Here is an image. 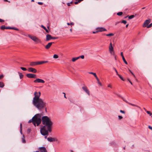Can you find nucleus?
I'll return each instance as SVG.
<instances>
[{
	"instance_id": "nucleus-6",
	"label": "nucleus",
	"mask_w": 152,
	"mask_h": 152,
	"mask_svg": "<svg viewBox=\"0 0 152 152\" xmlns=\"http://www.w3.org/2000/svg\"><path fill=\"white\" fill-rule=\"evenodd\" d=\"M34 82L35 83H45V81L44 80L39 78L37 79L34 80Z\"/></svg>"
},
{
	"instance_id": "nucleus-64",
	"label": "nucleus",
	"mask_w": 152,
	"mask_h": 152,
	"mask_svg": "<svg viewBox=\"0 0 152 152\" xmlns=\"http://www.w3.org/2000/svg\"><path fill=\"white\" fill-rule=\"evenodd\" d=\"M70 31L71 32H72V29H70Z\"/></svg>"
},
{
	"instance_id": "nucleus-7",
	"label": "nucleus",
	"mask_w": 152,
	"mask_h": 152,
	"mask_svg": "<svg viewBox=\"0 0 152 152\" xmlns=\"http://www.w3.org/2000/svg\"><path fill=\"white\" fill-rule=\"evenodd\" d=\"M26 76L29 78H36V75L33 74H27Z\"/></svg>"
},
{
	"instance_id": "nucleus-28",
	"label": "nucleus",
	"mask_w": 152,
	"mask_h": 152,
	"mask_svg": "<svg viewBox=\"0 0 152 152\" xmlns=\"http://www.w3.org/2000/svg\"><path fill=\"white\" fill-rule=\"evenodd\" d=\"M146 113H148V114H149V115L151 116L152 117V113H151L149 111H146Z\"/></svg>"
},
{
	"instance_id": "nucleus-36",
	"label": "nucleus",
	"mask_w": 152,
	"mask_h": 152,
	"mask_svg": "<svg viewBox=\"0 0 152 152\" xmlns=\"http://www.w3.org/2000/svg\"><path fill=\"white\" fill-rule=\"evenodd\" d=\"M129 104L132 106H135V107H139L138 106H137V105H135V104H132L131 103H129Z\"/></svg>"
},
{
	"instance_id": "nucleus-49",
	"label": "nucleus",
	"mask_w": 152,
	"mask_h": 152,
	"mask_svg": "<svg viewBox=\"0 0 152 152\" xmlns=\"http://www.w3.org/2000/svg\"><path fill=\"white\" fill-rule=\"evenodd\" d=\"M38 4L39 5H42L43 4V3L42 2H38Z\"/></svg>"
},
{
	"instance_id": "nucleus-40",
	"label": "nucleus",
	"mask_w": 152,
	"mask_h": 152,
	"mask_svg": "<svg viewBox=\"0 0 152 152\" xmlns=\"http://www.w3.org/2000/svg\"><path fill=\"white\" fill-rule=\"evenodd\" d=\"M118 117L119 119L120 120L121 119L123 118V117L122 116L120 115H118Z\"/></svg>"
},
{
	"instance_id": "nucleus-48",
	"label": "nucleus",
	"mask_w": 152,
	"mask_h": 152,
	"mask_svg": "<svg viewBox=\"0 0 152 152\" xmlns=\"http://www.w3.org/2000/svg\"><path fill=\"white\" fill-rule=\"evenodd\" d=\"M98 32V31L97 30L96 31H93V34H95V33H97Z\"/></svg>"
},
{
	"instance_id": "nucleus-58",
	"label": "nucleus",
	"mask_w": 152,
	"mask_h": 152,
	"mask_svg": "<svg viewBox=\"0 0 152 152\" xmlns=\"http://www.w3.org/2000/svg\"><path fill=\"white\" fill-rule=\"evenodd\" d=\"M128 80L129 81V82L131 84V85H132V82L130 81V80Z\"/></svg>"
},
{
	"instance_id": "nucleus-3",
	"label": "nucleus",
	"mask_w": 152,
	"mask_h": 152,
	"mask_svg": "<svg viewBox=\"0 0 152 152\" xmlns=\"http://www.w3.org/2000/svg\"><path fill=\"white\" fill-rule=\"evenodd\" d=\"M42 115L40 114H37L32 118L29 120L28 123L32 122L35 126H36V124L37 126L41 123V117Z\"/></svg>"
},
{
	"instance_id": "nucleus-50",
	"label": "nucleus",
	"mask_w": 152,
	"mask_h": 152,
	"mask_svg": "<svg viewBox=\"0 0 152 152\" xmlns=\"http://www.w3.org/2000/svg\"><path fill=\"white\" fill-rule=\"evenodd\" d=\"M120 112L123 113H125V112L124 111L120 110Z\"/></svg>"
},
{
	"instance_id": "nucleus-4",
	"label": "nucleus",
	"mask_w": 152,
	"mask_h": 152,
	"mask_svg": "<svg viewBox=\"0 0 152 152\" xmlns=\"http://www.w3.org/2000/svg\"><path fill=\"white\" fill-rule=\"evenodd\" d=\"M28 37L35 42L36 43H41V42L40 40L35 36L28 35Z\"/></svg>"
},
{
	"instance_id": "nucleus-19",
	"label": "nucleus",
	"mask_w": 152,
	"mask_h": 152,
	"mask_svg": "<svg viewBox=\"0 0 152 152\" xmlns=\"http://www.w3.org/2000/svg\"><path fill=\"white\" fill-rule=\"evenodd\" d=\"M4 83L2 82H0V87L3 88L4 87Z\"/></svg>"
},
{
	"instance_id": "nucleus-46",
	"label": "nucleus",
	"mask_w": 152,
	"mask_h": 152,
	"mask_svg": "<svg viewBox=\"0 0 152 152\" xmlns=\"http://www.w3.org/2000/svg\"><path fill=\"white\" fill-rule=\"evenodd\" d=\"M4 77V75H0V79H1Z\"/></svg>"
},
{
	"instance_id": "nucleus-11",
	"label": "nucleus",
	"mask_w": 152,
	"mask_h": 152,
	"mask_svg": "<svg viewBox=\"0 0 152 152\" xmlns=\"http://www.w3.org/2000/svg\"><path fill=\"white\" fill-rule=\"evenodd\" d=\"M47 140L50 142H53L57 141V139L56 138H53L51 137H48L47 138Z\"/></svg>"
},
{
	"instance_id": "nucleus-5",
	"label": "nucleus",
	"mask_w": 152,
	"mask_h": 152,
	"mask_svg": "<svg viewBox=\"0 0 152 152\" xmlns=\"http://www.w3.org/2000/svg\"><path fill=\"white\" fill-rule=\"evenodd\" d=\"M109 51L110 53L112 55H114V52L113 50V48L112 46V44L111 43H110L109 46Z\"/></svg>"
},
{
	"instance_id": "nucleus-12",
	"label": "nucleus",
	"mask_w": 152,
	"mask_h": 152,
	"mask_svg": "<svg viewBox=\"0 0 152 152\" xmlns=\"http://www.w3.org/2000/svg\"><path fill=\"white\" fill-rule=\"evenodd\" d=\"M96 29L98 30V32L107 31V30L103 27H97Z\"/></svg>"
},
{
	"instance_id": "nucleus-63",
	"label": "nucleus",
	"mask_w": 152,
	"mask_h": 152,
	"mask_svg": "<svg viewBox=\"0 0 152 152\" xmlns=\"http://www.w3.org/2000/svg\"><path fill=\"white\" fill-rule=\"evenodd\" d=\"M131 73L132 74V75H134V73L132 72Z\"/></svg>"
},
{
	"instance_id": "nucleus-61",
	"label": "nucleus",
	"mask_w": 152,
	"mask_h": 152,
	"mask_svg": "<svg viewBox=\"0 0 152 152\" xmlns=\"http://www.w3.org/2000/svg\"><path fill=\"white\" fill-rule=\"evenodd\" d=\"M144 110L146 112V111H147V110H146V109L145 108H144Z\"/></svg>"
},
{
	"instance_id": "nucleus-29",
	"label": "nucleus",
	"mask_w": 152,
	"mask_h": 152,
	"mask_svg": "<svg viewBox=\"0 0 152 152\" xmlns=\"http://www.w3.org/2000/svg\"><path fill=\"white\" fill-rule=\"evenodd\" d=\"M123 14L122 12H119L117 13V15L118 16H121Z\"/></svg>"
},
{
	"instance_id": "nucleus-53",
	"label": "nucleus",
	"mask_w": 152,
	"mask_h": 152,
	"mask_svg": "<svg viewBox=\"0 0 152 152\" xmlns=\"http://www.w3.org/2000/svg\"><path fill=\"white\" fill-rule=\"evenodd\" d=\"M121 56L122 58H123V57H124L123 55V52H122L121 53Z\"/></svg>"
},
{
	"instance_id": "nucleus-8",
	"label": "nucleus",
	"mask_w": 152,
	"mask_h": 152,
	"mask_svg": "<svg viewBox=\"0 0 152 152\" xmlns=\"http://www.w3.org/2000/svg\"><path fill=\"white\" fill-rule=\"evenodd\" d=\"M151 20L150 19H148L146 20L144 22L143 26V27H145L147 26V25L150 23Z\"/></svg>"
},
{
	"instance_id": "nucleus-22",
	"label": "nucleus",
	"mask_w": 152,
	"mask_h": 152,
	"mask_svg": "<svg viewBox=\"0 0 152 152\" xmlns=\"http://www.w3.org/2000/svg\"><path fill=\"white\" fill-rule=\"evenodd\" d=\"M134 17V15H132L130 16H128V18L129 19H132Z\"/></svg>"
},
{
	"instance_id": "nucleus-17",
	"label": "nucleus",
	"mask_w": 152,
	"mask_h": 152,
	"mask_svg": "<svg viewBox=\"0 0 152 152\" xmlns=\"http://www.w3.org/2000/svg\"><path fill=\"white\" fill-rule=\"evenodd\" d=\"M48 62L47 61H43L37 62L38 65L41 64Z\"/></svg>"
},
{
	"instance_id": "nucleus-13",
	"label": "nucleus",
	"mask_w": 152,
	"mask_h": 152,
	"mask_svg": "<svg viewBox=\"0 0 152 152\" xmlns=\"http://www.w3.org/2000/svg\"><path fill=\"white\" fill-rule=\"evenodd\" d=\"M54 43V42H50L48 43L45 46V48L46 49H48L50 48L52 44Z\"/></svg>"
},
{
	"instance_id": "nucleus-62",
	"label": "nucleus",
	"mask_w": 152,
	"mask_h": 152,
	"mask_svg": "<svg viewBox=\"0 0 152 152\" xmlns=\"http://www.w3.org/2000/svg\"><path fill=\"white\" fill-rule=\"evenodd\" d=\"M67 24L68 25H70V23H67Z\"/></svg>"
},
{
	"instance_id": "nucleus-41",
	"label": "nucleus",
	"mask_w": 152,
	"mask_h": 152,
	"mask_svg": "<svg viewBox=\"0 0 152 152\" xmlns=\"http://www.w3.org/2000/svg\"><path fill=\"white\" fill-rule=\"evenodd\" d=\"M12 28L10 27H7L6 28V29H12Z\"/></svg>"
},
{
	"instance_id": "nucleus-31",
	"label": "nucleus",
	"mask_w": 152,
	"mask_h": 152,
	"mask_svg": "<svg viewBox=\"0 0 152 152\" xmlns=\"http://www.w3.org/2000/svg\"><path fill=\"white\" fill-rule=\"evenodd\" d=\"M6 27H5V26L4 25H3V26H1L0 27L1 29H6Z\"/></svg>"
},
{
	"instance_id": "nucleus-32",
	"label": "nucleus",
	"mask_w": 152,
	"mask_h": 152,
	"mask_svg": "<svg viewBox=\"0 0 152 152\" xmlns=\"http://www.w3.org/2000/svg\"><path fill=\"white\" fill-rule=\"evenodd\" d=\"M53 57L55 58H58V56L56 54H55L54 55Z\"/></svg>"
},
{
	"instance_id": "nucleus-30",
	"label": "nucleus",
	"mask_w": 152,
	"mask_h": 152,
	"mask_svg": "<svg viewBox=\"0 0 152 152\" xmlns=\"http://www.w3.org/2000/svg\"><path fill=\"white\" fill-rule=\"evenodd\" d=\"M82 1V0H78V1H77L75 2V4H78V3Z\"/></svg>"
},
{
	"instance_id": "nucleus-45",
	"label": "nucleus",
	"mask_w": 152,
	"mask_h": 152,
	"mask_svg": "<svg viewBox=\"0 0 152 152\" xmlns=\"http://www.w3.org/2000/svg\"><path fill=\"white\" fill-rule=\"evenodd\" d=\"M58 37H52V39H58Z\"/></svg>"
},
{
	"instance_id": "nucleus-18",
	"label": "nucleus",
	"mask_w": 152,
	"mask_h": 152,
	"mask_svg": "<svg viewBox=\"0 0 152 152\" xmlns=\"http://www.w3.org/2000/svg\"><path fill=\"white\" fill-rule=\"evenodd\" d=\"M79 58V57H78L75 58H73L72 59V61L73 62H75Z\"/></svg>"
},
{
	"instance_id": "nucleus-25",
	"label": "nucleus",
	"mask_w": 152,
	"mask_h": 152,
	"mask_svg": "<svg viewBox=\"0 0 152 152\" xmlns=\"http://www.w3.org/2000/svg\"><path fill=\"white\" fill-rule=\"evenodd\" d=\"M22 142L23 143H25L26 142V140L24 139V136L23 135V137L22 138Z\"/></svg>"
},
{
	"instance_id": "nucleus-9",
	"label": "nucleus",
	"mask_w": 152,
	"mask_h": 152,
	"mask_svg": "<svg viewBox=\"0 0 152 152\" xmlns=\"http://www.w3.org/2000/svg\"><path fill=\"white\" fill-rule=\"evenodd\" d=\"M28 71L29 72H31L33 73H36L37 72V70L35 68L32 67H30L28 69Z\"/></svg>"
},
{
	"instance_id": "nucleus-43",
	"label": "nucleus",
	"mask_w": 152,
	"mask_h": 152,
	"mask_svg": "<svg viewBox=\"0 0 152 152\" xmlns=\"http://www.w3.org/2000/svg\"><path fill=\"white\" fill-rule=\"evenodd\" d=\"M12 29H15L16 30H18V29L17 28L15 27H12Z\"/></svg>"
},
{
	"instance_id": "nucleus-15",
	"label": "nucleus",
	"mask_w": 152,
	"mask_h": 152,
	"mask_svg": "<svg viewBox=\"0 0 152 152\" xmlns=\"http://www.w3.org/2000/svg\"><path fill=\"white\" fill-rule=\"evenodd\" d=\"M38 65L37 62H31L30 63V66H33Z\"/></svg>"
},
{
	"instance_id": "nucleus-55",
	"label": "nucleus",
	"mask_w": 152,
	"mask_h": 152,
	"mask_svg": "<svg viewBox=\"0 0 152 152\" xmlns=\"http://www.w3.org/2000/svg\"><path fill=\"white\" fill-rule=\"evenodd\" d=\"M63 94H64V97L65 98H66V95H65V94L64 93H63Z\"/></svg>"
},
{
	"instance_id": "nucleus-57",
	"label": "nucleus",
	"mask_w": 152,
	"mask_h": 152,
	"mask_svg": "<svg viewBox=\"0 0 152 152\" xmlns=\"http://www.w3.org/2000/svg\"><path fill=\"white\" fill-rule=\"evenodd\" d=\"M74 24V23H73V22H72V23H70V25H73Z\"/></svg>"
},
{
	"instance_id": "nucleus-37",
	"label": "nucleus",
	"mask_w": 152,
	"mask_h": 152,
	"mask_svg": "<svg viewBox=\"0 0 152 152\" xmlns=\"http://www.w3.org/2000/svg\"><path fill=\"white\" fill-rule=\"evenodd\" d=\"M113 69L115 71V72H116L117 75L118 74L117 70L115 67H113Z\"/></svg>"
},
{
	"instance_id": "nucleus-60",
	"label": "nucleus",
	"mask_w": 152,
	"mask_h": 152,
	"mask_svg": "<svg viewBox=\"0 0 152 152\" xmlns=\"http://www.w3.org/2000/svg\"><path fill=\"white\" fill-rule=\"evenodd\" d=\"M129 70V71L131 73L132 72V71L129 69H128Z\"/></svg>"
},
{
	"instance_id": "nucleus-27",
	"label": "nucleus",
	"mask_w": 152,
	"mask_h": 152,
	"mask_svg": "<svg viewBox=\"0 0 152 152\" xmlns=\"http://www.w3.org/2000/svg\"><path fill=\"white\" fill-rule=\"evenodd\" d=\"M117 75H118L119 77L120 78V79L121 80H122L123 81L124 80V79L121 76V75H120L119 74H118Z\"/></svg>"
},
{
	"instance_id": "nucleus-56",
	"label": "nucleus",
	"mask_w": 152,
	"mask_h": 152,
	"mask_svg": "<svg viewBox=\"0 0 152 152\" xmlns=\"http://www.w3.org/2000/svg\"><path fill=\"white\" fill-rule=\"evenodd\" d=\"M98 83L100 86H102V84L99 81V82H98Z\"/></svg>"
},
{
	"instance_id": "nucleus-59",
	"label": "nucleus",
	"mask_w": 152,
	"mask_h": 152,
	"mask_svg": "<svg viewBox=\"0 0 152 152\" xmlns=\"http://www.w3.org/2000/svg\"><path fill=\"white\" fill-rule=\"evenodd\" d=\"M128 25H129V24H127V25H126V28H127V27H128Z\"/></svg>"
},
{
	"instance_id": "nucleus-39",
	"label": "nucleus",
	"mask_w": 152,
	"mask_h": 152,
	"mask_svg": "<svg viewBox=\"0 0 152 152\" xmlns=\"http://www.w3.org/2000/svg\"><path fill=\"white\" fill-rule=\"evenodd\" d=\"M126 23H127L126 21L125 20H123L122 21V23H123L124 24H126Z\"/></svg>"
},
{
	"instance_id": "nucleus-44",
	"label": "nucleus",
	"mask_w": 152,
	"mask_h": 152,
	"mask_svg": "<svg viewBox=\"0 0 152 152\" xmlns=\"http://www.w3.org/2000/svg\"><path fill=\"white\" fill-rule=\"evenodd\" d=\"M96 79V80H97V81H98V82H99V79L98 78V77H97V76H96V77H95Z\"/></svg>"
},
{
	"instance_id": "nucleus-24",
	"label": "nucleus",
	"mask_w": 152,
	"mask_h": 152,
	"mask_svg": "<svg viewBox=\"0 0 152 152\" xmlns=\"http://www.w3.org/2000/svg\"><path fill=\"white\" fill-rule=\"evenodd\" d=\"M41 27L45 30V31H46V32H47L48 33V30L46 29V28L43 25H42Z\"/></svg>"
},
{
	"instance_id": "nucleus-47",
	"label": "nucleus",
	"mask_w": 152,
	"mask_h": 152,
	"mask_svg": "<svg viewBox=\"0 0 152 152\" xmlns=\"http://www.w3.org/2000/svg\"><path fill=\"white\" fill-rule=\"evenodd\" d=\"M108 87L112 88V86L110 84H109L108 85Z\"/></svg>"
},
{
	"instance_id": "nucleus-33",
	"label": "nucleus",
	"mask_w": 152,
	"mask_h": 152,
	"mask_svg": "<svg viewBox=\"0 0 152 152\" xmlns=\"http://www.w3.org/2000/svg\"><path fill=\"white\" fill-rule=\"evenodd\" d=\"M20 132L22 134H23L22 132V124H21L20 125Z\"/></svg>"
},
{
	"instance_id": "nucleus-54",
	"label": "nucleus",
	"mask_w": 152,
	"mask_h": 152,
	"mask_svg": "<svg viewBox=\"0 0 152 152\" xmlns=\"http://www.w3.org/2000/svg\"><path fill=\"white\" fill-rule=\"evenodd\" d=\"M67 5L68 6H69L70 5V3H67Z\"/></svg>"
},
{
	"instance_id": "nucleus-35",
	"label": "nucleus",
	"mask_w": 152,
	"mask_h": 152,
	"mask_svg": "<svg viewBox=\"0 0 152 152\" xmlns=\"http://www.w3.org/2000/svg\"><path fill=\"white\" fill-rule=\"evenodd\" d=\"M152 26V23L150 24L149 25L147 26V28H151Z\"/></svg>"
},
{
	"instance_id": "nucleus-14",
	"label": "nucleus",
	"mask_w": 152,
	"mask_h": 152,
	"mask_svg": "<svg viewBox=\"0 0 152 152\" xmlns=\"http://www.w3.org/2000/svg\"><path fill=\"white\" fill-rule=\"evenodd\" d=\"M39 151L41 152H47L46 148L44 147L40 148Z\"/></svg>"
},
{
	"instance_id": "nucleus-1",
	"label": "nucleus",
	"mask_w": 152,
	"mask_h": 152,
	"mask_svg": "<svg viewBox=\"0 0 152 152\" xmlns=\"http://www.w3.org/2000/svg\"><path fill=\"white\" fill-rule=\"evenodd\" d=\"M41 94L40 92H35L34 94V96L33 98L32 102L33 105L39 110H42L45 108L46 111V107L47 104L43 99L40 98Z\"/></svg>"
},
{
	"instance_id": "nucleus-10",
	"label": "nucleus",
	"mask_w": 152,
	"mask_h": 152,
	"mask_svg": "<svg viewBox=\"0 0 152 152\" xmlns=\"http://www.w3.org/2000/svg\"><path fill=\"white\" fill-rule=\"evenodd\" d=\"M83 89L89 95H90V92L87 87L86 86L82 87Z\"/></svg>"
},
{
	"instance_id": "nucleus-34",
	"label": "nucleus",
	"mask_w": 152,
	"mask_h": 152,
	"mask_svg": "<svg viewBox=\"0 0 152 152\" xmlns=\"http://www.w3.org/2000/svg\"><path fill=\"white\" fill-rule=\"evenodd\" d=\"M20 69L23 71H25L27 70L26 69V68L21 67Z\"/></svg>"
},
{
	"instance_id": "nucleus-16",
	"label": "nucleus",
	"mask_w": 152,
	"mask_h": 152,
	"mask_svg": "<svg viewBox=\"0 0 152 152\" xmlns=\"http://www.w3.org/2000/svg\"><path fill=\"white\" fill-rule=\"evenodd\" d=\"M52 39V36L50 34H47L46 35V41H48Z\"/></svg>"
},
{
	"instance_id": "nucleus-20",
	"label": "nucleus",
	"mask_w": 152,
	"mask_h": 152,
	"mask_svg": "<svg viewBox=\"0 0 152 152\" xmlns=\"http://www.w3.org/2000/svg\"><path fill=\"white\" fill-rule=\"evenodd\" d=\"M18 73L19 74V76L20 78L22 79V78H23V75L21 73L18 72Z\"/></svg>"
},
{
	"instance_id": "nucleus-52",
	"label": "nucleus",
	"mask_w": 152,
	"mask_h": 152,
	"mask_svg": "<svg viewBox=\"0 0 152 152\" xmlns=\"http://www.w3.org/2000/svg\"><path fill=\"white\" fill-rule=\"evenodd\" d=\"M148 128H149V129H151V130H152V127H151V126H148Z\"/></svg>"
},
{
	"instance_id": "nucleus-38",
	"label": "nucleus",
	"mask_w": 152,
	"mask_h": 152,
	"mask_svg": "<svg viewBox=\"0 0 152 152\" xmlns=\"http://www.w3.org/2000/svg\"><path fill=\"white\" fill-rule=\"evenodd\" d=\"M78 57H79V58H81L82 59H84V55H81L80 56H78Z\"/></svg>"
},
{
	"instance_id": "nucleus-2",
	"label": "nucleus",
	"mask_w": 152,
	"mask_h": 152,
	"mask_svg": "<svg viewBox=\"0 0 152 152\" xmlns=\"http://www.w3.org/2000/svg\"><path fill=\"white\" fill-rule=\"evenodd\" d=\"M42 119V123L44 125L40 129L41 133L43 136L48 135V132L51 131L53 123L47 116H44Z\"/></svg>"
},
{
	"instance_id": "nucleus-26",
	"label": "nucleus",
	"mask_w": 152,
	"mask_h": 152,
	"mask_svg": "<svg viewBox=\"0 0 152 152\" xmlns=\"http://www.w3.org/2000/svg\"><path fill=\"white\" fill-rule=\"evenodd\" d=\"M122 59H123V61H124V63L126 64H127V61H126L125 58L124 57H123L122 58Z\"/></svg>"
},
{
	"instance_id": "nucleus-42",
	"label": "nucleus",
	"mask_w": 152,
	"mask_h": 152,
	"mask_svg": "<svg viewBox=\"0 0 152 152\" xmlns=\"http://www.w3.org/2000/svg\"><path fill=\"white\" fill-rule=\"evenodd\" d=\"M122 99H123V100L125 102H126L127 103H128L129 104V102L127 101H126V100H125L123 98H122Z\"/></svg>"
},
{
	"instance_id": "nucleus-23",
	"label": "nucleus",
	"mask_w": 152,
	"mask_h": 152,
	"mask_svg": "<svg viewBox=\"0 0 152 152\" xmlns=\"http://www.w3.org/2000/svg\"><path fill=\"white\" fill-rule=\"evenodd\" d=\"M106 35L107 36H112L114 35V34L113 33H110L109 34H106Z\"/></svg>"
},
{
	"instance_id": "nucleus-51",
	"label": "nucleus",
	"mask_w": 152,
	"mask_h": 152,
	"mask_svg": "<svg viewBox=\"0 0 152 152\" xmlns=\"http://www.w3.org/2000/svg\"><path fill=\"white\" fill-rule=\"evenodd\" d=\"M4 21V20L2 19H0V22H3Z\"/></svg>"
},
{
	"instance_id": "nucleus-21",
	"label": "nucleus",
	"mask_w": 152,
	"mask_h": 152,
	"mask_svg": "<svg viewBox=\"0 0 152 152\" xmlns=\"http://www.w3.org/2000/svg\"><path fill=\"white\" fill-rule=\"evenodd\" d=\"M89 73L90 74H92V75H93L95 77H96L97 76L96 73H95L90 72H89Z\"/></svg>"
}]
</instances>
